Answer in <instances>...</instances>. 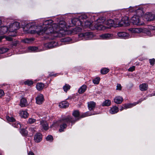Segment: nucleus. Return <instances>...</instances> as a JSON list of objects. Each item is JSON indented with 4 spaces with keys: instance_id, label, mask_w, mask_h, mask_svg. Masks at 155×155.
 Wrapping results in <instances>:
<instances>
[{
    "instance_id": "nucleus-1",
    "label": "nucleus",
    "mask_w": 155,
    "mask_h": 155,
    "mask_svg": "<svg viewBox=\"0 0 155 155\" xmlns=\"http://www.w3.org/2000/svg\"><path fill=\"white\" fill-rule=\"evenodd\" d=\"M63 23H59L58 25L55 24L54 25V27H57L56 30L54 31L53 28V26L51 27L50 25V27H48V26L45 27L44 29H40V30H35V33H37L39 35H44V34L50 35L53 36L54 38H51L54 39L55 37H61L65 35L67 32L65 31L63 29L65 28V23L64 22Z\"/></svg>"
},
{
    "instance_id": "nucleus-2",
    "label": "nucleus",
    "mask_w": 155,
    "mask_h": 155,
    "mask_svg": "<svg viewBox=\"0 0 155 155\" xmlns=\"http://www.w3.org/2000/svg\"><path fill=\"white\" fill-rule=\"evenodd\" d=\"M76 121V120L70 116H68L63 118L58 122L60 127V128L59 130V131L61 132L64 131L67 126L66 123L68 124L71 123L72 124H74Z\"/></svg>"
},
{
    "instance_id": "nucleus-3",
    "label": "nucleus",
    "mask_w": 155,
    "mask_h": 155,
    "mask_svg": "<svg viewBox=\"0 0 155 155\" xmlns=\"http://www.w3.org/2000/svg\"><path fill=\"white\" fill-rule=\"evenodd\" d=\"M130 22L133 25H143L144 23L141 21L140 17L137 15H134L130 20Z\"/></svg>"
},
{
    "instance_id": "nucleus-4",
    "label": "nucleus",
    "mask_w": 155,
    "mask_h": 155,
    "mask_svg": "<svg viewBox=\"0 0 155 155\" xmlns=\"http://www.w3.org/2000/svg\"><path fill=\"white\" fill-rule=\"evenodd\" d=\"M146 99V97L140 99L137 102L134 103L133 104H124L123 105V106L124 107L125 109L130 108L133 106H135L136 104H138L139 103L141 102L142 101L145 100Z\"/></svg>"
},
{
    "instance_id": "nucleus-5",
    "label": "nucleus",
    "mask_w": 155,
    "mask_h": 155,
    "mask_svg": "<svg viewBox=\"0 0 155 155\" xmlns=\"http://www.w3.org/2000/svg\"><path fill=\"white\" fill-rule=\"evenodd\" d=\"M36 103L38 104H41L44 101V99L43 95L39 94L36 98Z\"/></svg>"
},
{
    "instance_id": "nucleus-6",
    "label": "nucleus",
    "mask_w": 155,
    "mask_h": 155,
    "mask_svg": "<svg viewBox=\"0 0 155 155\" xmlns=\"http://www.w3.org/2000/svg\"><path fill=\"white\" fill-rule=\"evenodd\" d=\"M118 36L122 38L126 39L129 38L130 37L129 35L124 32H120L117 33Z\"/></svg>"
},
{
    "instance_id": "nucleus-7",
    "label": "nucleus",
    "mask_w": 155,
    "mask_h": 155,
    "mask_svg": "<svg viewBox=\"0 0 155 155\" xmlns=\"http://www.w3.org/2000/svg\"><path fill=\"white\" fill-rule=\"evenodd\" d=\"M57 43L54 41L45 43L44 44V46L46 49L52 48L56 46Z\"/></svg>"
},
{
    "instance_id": "nucleus-8",
    "label": "nucleus",
    "mask_w": 155,
    "mask_h": 155,
    "mask_svg": "<svg viewBox=\"0 0 155 155\" xmlns=\"http://www.w3.org/2000/svg\"><path fill=\"white\" fill-rule=\"evenodd\" d=\"M144 18L146 21H153L154 19V16L150 13L146 14L144 16Z\"/></svg>"
},
{
    "instance_id": "nucleus-9",
    "label": "nucleus",
    "mask_w": 155,
    "mask_h": 155,
    "mask_svg": "<svg viewBox=\"0 0 155 155\" xmlns=\"http://www.w3.org/2000/svg\"><path fill=\"white\" fill-rule=\"evenodd\" d=\"M95 114L94 113L93 114L91 113H90L88 112H87L84 113H82L81 114H80V117L78 118H74V119L76 120V121L79 120L80 119L82 118L85 117L91 116L93 115H95Z\"/></svg>"
},
{
    "instance_id": "nucleus-10",
    "label": "nucleus",
    "mask_w": 155,
    "mask_h": 155,
    "mask_svg": "<svg viewBox=\"0 0 155 155\" xmlns=\"http://www.w3.org/2000/svg\"><path fill=\"white\" fill-rule=\"evenodd\" d=\"M40 122L42 127L44 130H47L48 129V124L46 121L42 120L40 121Z\"/></svg>"
},
{
    "instance_id": "nucleus-11",
    "label": "nucleus",
    "mask_w": 155,
    "mask_h": 155,
    "mask_svg": "<svg viewBox=\"0 0 155 155\" xmlns=\"http://www.w3.org/2000/svg\"><path fill=\"white\" fill-rule=\"evenodd\" d=\"M80 35L81 36L84 37V38L86 39H88L92 38V34L91 32H87L81 34Z\"/></svg>"
},
{
    "instance_id": "nucleus-12",
    "label": "nucleus",
    "mask_w": 155,
    "mask_h": 155,
    "mask_svg": "<svg viewBox=\"0 0 155 155\" xmlns=\"http://www.w3.org/2000/svg\"><path fill=\"white\" fill-rule=\"evenodd\" d=\"M139 89L141 91H145L148 89V85L147 83H143L139 86Z\"/></svg>"
},
{
    "instance_id": "nucleus-13",
    "label": "nucleus",
    "mask_w": 155,
    "mask_h": 155,
    "mask_svg": "<svg viewBox=\"0 0 155 155\" xmlns=\"http://www.w3.org/2000/svg\"><path fill=\"white\" fill-rule=\"evenodd\" d=\"M87 104L88 109L90 111L94 110L96 105V103L93 101L88 102Z\"/></svg>"
},
{
    "instance_id": "nucleus-14",
    "label": "nucleus",
    "mask_w": 155,
    "mask_h": 155,
    "mask_svg": "<svg viewBox=\"0 0 155 155\" xmlns=\"http://www.w3.org/2000/svg\"><path fill=\"white\" fill-rule=\"evenodd\" d=\"M112 36V34L109 33H106L101 35L100 37L101 39H110L111 38Z\"/></svg>"
},
{
    "instance_id": "nucleus-15",
    "label": "nucleus",
    "mask_w": 155,
    "mask_h": 155,
    "mask_svg": "<svg viewBox=\"0 0 155 155\" xmlns=\"http://www.w3.org/2000/svg\"><path fill=\"white\" fill-rule=\"evenodd\" d=\"M12 27V30L14 31H16L20 27V23L18 22H14L10 25V28Z\"/></svg>"
},
{
    "instance_id": "nucleus-16",
    "label": "nucleus",
    "mask_w": 155,
    "mask_h": 155,
    "mask_svg": "<svg viewBox=\"0 0 155 155\" xmlns=\"http://www.w3.org/2000/svg\"><path fill=\"white\" fill-rule=\"evenodd\" d=\"M114 101L115 103L117 104H120L123 101V99L122 97L117 96L114 98Z\"/></svg>"
},
{
    "instance_id": "nucleus-17",
    "label": "nucleus",
    "mask_w": 155,
    "mask_h": 155,
    "mask_svg": "<svg viewBox=\"0 0 155 155\" xmlns=\"http://www.w3.org/2000/svg\"><path fill=\"white\" fill-rule=\"evenodd\" d=\"M34 140L37 143L39 142L42 140L41 135L40 133H38L35 135Z\"/></svg>"
},
{
    "instance_id": "nucleus-18",
    "label": "nucleus",
    "mask_w": 155,
    "mask_h": 155,
    "mask_svg": "<svg viewBox=\"0 0 155 155\" xmlns=\"http://www.w3.org/2000/svg\"><path fill=\"white\" fill-rule=\"evenodd\" d=\"M69 105V103L67 101H63L59 104V106L60 107L66 108L68 107Z\"/></svg>"
},
{
    "instance_id": "nucleus-19",
    "label": "nucleus",
    "mask_w": 155,
    "mask_h": 155,
    "mask_svg": "<svg viewBox=\"0 0 155 155\" xmlns=\"http://www.w3.org/2000/svg\"><path fill=\"white\" fill-rule=\"evenodd\" d=\"M27 102L26 99L24 98H21L20 100V105L22 107H24L27 106Z\"/></svg>"
},
{
    "instance_id": "nucleus-20",
    "label": "nucleus",
    "mask_w": 155,
    "mask_h": 155,
    "mask_svg": "<svg viewBox=\"0 0 155 155\" xmlns=\"http://www.w3.org/2000/svg\"><path fill=\"white\" fill-rule=\"evenodd\" d=\"M105 23L107 25L110 27L113 26L116 24V23H115V22L114 21V20L111 19H109L107 21H106L105 22ZM117 24V23H116V24Z\"/></svg>"
},
{
    "instance_id": "nucleus-21",
    "label": "nucleus",
    "mask_w": 155,
    "mask_h": 155,
    "mask_svg": "<svg viewBox=\"0 0 155 155\" xmlns=\"http://www.w3.org/2000/svg\"><path fill=\"white\" fill-rule=\"evenodd\" d=\"M118 111V107L116 106H114L110 108V112L111 114H114L117 113Z\"/></svg>"
},
{
    "instance_id": "nucleus-22",
    "label": "nucleus",
    "mask_w": 155,
    "mask_h": 155,
    "mask_svg": "<svg viewBox=\"0 0 155 155\" xmlns=\"http://www.w3.org/2000/svg\"><path fill=\"white\" fill-rule=\"evenodd\" d=\"M87 87L85 85H83L81 87L78 91V93L80 94H82L84 93L86 90Z\"/></svg>"
},
{
    "instance_id": "nucleus-23",
    "label": "nucleus",
    "mask_w": 155,
    "mask_h": 155,
    "mask_svg": "<svg viewBox=\"0 0 155 155\" xmlns=\"http://www.w3.org/2000/svg\"><path fill=\"white\" fill-rule=\"evenodd\" d=\"M20 114L21 117L24 118L27 117L28 115V113L26 111H21Z\"/></svg>"
},
{
    "instance_id": "nucleus-24",
    "label": "nucleus",
    "mask_w": 155,
    "mask_h": 155,
    "mask_svg": "<svg viewBox=\"0 0 155 155\" xmlns=\"http://www.w3.org/2000/svg\"><path fill=\"white\" fill-rule=\"evenodd\" d=\"M34 40L33 38H26L22 40V41L24 43L30 44Z\"/></svg>"
},
{
    "instance_id": "nucleus-25",
    "label": "nucleus",
    "mask_w": 155,
    "mask_h": 155,
    "mask_svg": "<svg viewBox=\"0 0 155 155\" xmlns=\"http://www.w3.org/2000/svg\"><path fill=\"white\" fill-rule=\"evenodd\" d=\"M44 87V85L41 83H37L36 86L37 89L38 91L42 89Z\"/></svg>"
},
{
    "instance_id": "nucleus-26",
    "label": "nucleus",
    "mask_w": 155,
    "mask_h": 155,
    "mask_svg": "<svg viewBox=\"0 0 155 155\" xmlns=\"http://www.w3.org/2000/svg\"><path fill=\"white\" fill-rule=\"evenodd\" d=\"M111 104V101L109 100H106L102 104L103 106H109Z\"/></svg>"
},
{
    "instance_id": "nucleus-27",
    "label": "nucleus",
    "mask_w": 155,
    "mask_h": 155,
    "mask_svg": "<svg viewBox=\"0 0 155 155\" xmlns=\"http://www.w3.org/2000/svg\"><path fill=\"white\" fill-rule=\"evenodd\" d=\"M63 88L64 91L65 92H67L68 90L70 89L71 88V86L68 84H65L63 87Z\"/></svg>"
},
{
    "instance_id": "nucleus-28",
    "label": "nucleus",
    "mask_w": 155,
    "mask_h": 155,
    "mask_svg": "<svg viewBox=\"0 0 155 155\" xmlns=\"http://www.w3.org/2000/svg\"><path fill=\"white\" fill-rule=\"evenodd\" d=\"M73 115L75 118H78L80 116L79 112L78 110H76L74 111L72 113Z\"/></svg>"
},
{
    "instance_id": "nucleus-29",
    "label": "nucleus",
    "mask_w": 155,
    "mask_h": 155,
    "mask_svg": "<svg viewBox=\"0 0 155 155\" xmlns=\"http://www.w3.org/2000/svg\"><path fill=\"white\" fill-rule=\"evenodd\" d=\"M109 71V69L107 68H104L101 70V73L102 74H107Z\"/></svg>"
},
{
    "instance_id": "nucleus-30",
    "label": "nucleus",
    "mask_w": 155,
    "mask_h": 155,
    "mask_svg": "<svg viewBox=\"0 0 155 155\" xmlns=\"http://www.w3.org/2000/svg\"><path fill=\"white\" fill-rule=\"evenodd\" d=\"M8 50L7 48H2L0 49V54H3L7 52Z\"/></svg>"
},
{
    "instance_id": "nucleus-31",
    "label": "nucleus",
    "mask_w": 155,
    "mask_h": 155,
    "mask_svg": "<svg viewBox=\"0 0 155 155\" xmlns=\"http://www.w3.org/2000/svg\"><path fill=\"white\" fill-rule=\"evenodd\" d=\"M20 133L24 136H26L28 134V131L25 129H22L20 131Z\"/></svg>"
},
{
    "instance_id": "nucleus-32",
    "label": "nucleus",
    "mask_w": 155,
    "mask_h": 155,
    "mask_svg": "<svg viewBox=\"0 0 155 155\" xmlns=\"http://www.w3.org/2000/svg\"><path fill=\"white\" fill-rule=\"evenodd\" d=\"M102 25L101 23H97L94 25L95 28L97 29H101Z\"/></svg>"
},
{
    "instance_id": "nucleus-33",
    "label": "nucleus",
    "mask_w": 155,
    "mask_h": 155,
    "mask_svg": "<svg viewBox=\"0 0 155 155\" xmlns=\"http://www.w3.org/2000/svg\"><path fill=\"white\" fill-rule=\"evenodd\" d=\"M123 20L125 21H124V24H126V25H129V21L128 17H126L122 19Z\"/></svg>"
},
{
    "instance_id": "nucleus-34",
    "label": "nucleus",
    "mask_w": 155,
    "mask_h": 155,
    "mask_svg": "<svg viewBox=\"0 0 155 155\" xmlns=\"http://www.w3.org/2000/svg\"><path fill=\"white\" fill-rule=\"evenodd\" d=\"M7 120L9 122H14L15 121V119L13 117H10L8 116H7Z\"/></svg>"
},
{
    "instance_id": "nucleus-35",
    "label": "nucleus",
    "mask_w": 155,
    "mask_h": 155,
    "mask_svg": "<svg viewBox=\"0 0 155 155\" xmlns=\"http://www.w3.org/2000/svg\"><path fill=\"white\" fill-rule=\"evenodd\" d=\"M100 81V78L98 77L95 78L93 81V83L95 84H98Z\"/></svg>"
},
{
    "instance_id": "nucleus-36",
    "label": "nucleus",
    "mask_w": 155,
    "mask_h": 155,
    "mask_svg": "<svg viewBox=\"0 0 155 155\" xmlns=\"http://www.w3.org/2000/svg\"><path fill=\"white\" fill-rule=\"evenodd\" d=\"M24 83L25 84H27L28 86H30L33 84V82L32 81L27 80L25 81Z\"/></svg>"
},
{
    "instance_id": "nucleus-37",
    "label": "nucleus",
    "mask_w": 155,
    "mask_h": 155,
    "mask_svg": "<svg viewBox=\"0 0 155 155\" xmlns=\"http://www.w3.org/2000/svg\"><path fill=\"white\" fill-rule=\"evenodd\" d=\"M46 139L47 140L51 142L53 140V138L51 135H49L47 137Z\"/></svg>"
},
{
    "instance_id": "nucleus-38",
    "label": "nucleus",
    "mask_w": 155,
    "mask_h": 155,
    "mask_svg": "<svg viewBox=\"0 0 155 155\" xmlns=\"http://www.w3.org/2000/svg\"><path fill=\"white\" fill-rule=\"evenodd\" d=\"M52 22V21L51 20H48L45 21L44 22V24L45 25H50Z\"/></svg>"
},
{
    "instance_id": "nucleus-39",
    "label": "nucleus",
    "mask_w": 155,
    "mask_h": 155,
    "mask_svg": "<svg viewBox=\"0 0 155 155\" xmlns=\"http://www.w3.org/2000/svg\"><path fill=\"white\" fill-rule=\"evenodd\" d=\"M149 61L150 65L153 66L154 65L155 63V59L154 58L150 59Z\"/></svg>"
},
{
    "instance_id": "nucleus-40",
    "label": "nucleus",
    "mask_w": 155,
    "mask_h": 155,
    "mask_svg": "<svg viewBox=\"0 0 155 155\" xmlns=\"http://www.w3.org/2000/svg\"><path fill=\"white\" fill-rule=\"evenodd\" d=\"M71 40V39L69 38H66L63 39L61 40L62 42H67L70 41Z\"/></svg>"
},
{
    "instance_id": "nucleus-41",
    "label": "nucleus",
    "mask_w": 155,
    "mask_h": 155,
    "mask_svg": "<svg viewBox=\"0 0 155 155\" xmlns=\"http://www.w3.org/2000/svg\"><path fill=\"white\" fill-rule=\"evenodd\" d=\"M29 49L32 51H35L37 50L38 48L36 47H29Z\"/></svg>"
},
{
    "instance_id": "nucleus-42",
    "label": "nucleus",
    "mask_w": 155,
    "mask_h": 155,
    "mask_svg": "<svg viewBox=\"0 0 155 155\" xmlns=\"http://www.w3.org/2000/svg\"><path fill=\"white\" fill-rule=\"evenodd\" d=\"M35 121V120L33 118H29L28 120V123L30 124L33 123Z\"/></svg>"
},
{
    "instance_id": "nucleus-43",
    "label": "nucleus",
    "mask_w": 155,
    "mask_h": 155,
    "mask_svg": "<svg viewBox=\"0 0 155 155\" xmlns=\"http://www.w3.org/2000/svg\"><path fill=\"white\" fill-rule=\"evenodd\" d=\"M122 89V87L120 84H117V86L116 90H118L120 91Z\"/></svg>"
},
{
    "instance_id": "nucleus-44",
    "label": "nucleus",
    "mask_w": 155,
    "mask_h": 155,
    "mask_svg": "<svg viewBox=\"0 0 155 155\" xmlns=\"http://www.w3.org/2000/svg\"><path fill=\"white\" fill-rule=\"evenodd\" d=\"M18 44V41H15L12 42V44H11V45L12 47L16 46Z\"/></svg>"
},
{
    "instance_id": "nucleus-45",
    "label": "nucleus",
    "mask_w": 155,
    "mask_h": 155,
    "mask_svg": "<svg viewBox=\"0 0 155 155\" xmlns=\"http://www.w3.org/2000/svg\"><path fill=\"white\" fill-rule=\"evenodd\" d=\"M135 67L133 66L132 67H130L128 69V71H129L132 72L135 70Z\"/></svg>"
},
{
    "instance_id": "nucleus-46",
    "label": "nucleus",
    "mask_w": 155,
    "mask_h": 155,
    "mask_svg": "<svg viewBox=\"0 0 155 155\" xmlns=\"http://www.w3.org/2000/svg\"><path fill=\"white\" fill-rule=\"evenodd\" d=\"M1 30H5V31H2V33H5L8 30V28L7 27L4 26L1 28Z\"/></svg>"
},
{
    "instance_id": "nucleus-47",
    "label": "nucleus",
    "mask_w": 155,
    "mask_h": 155,
    "mask_svg": "<svg viewBox=\"0 0 155 155\" xmlns=\"http://www.w3.org/2000/svg\"><path fill=\"white\" fill-rule=\"evenodd\" d=\"M133 31L136 33H138L140 32L139 29L138 28H135L133 29Z\"/></svg>"
},
{
    "instance_id": "nucleus-48",
    "label": "nucleus",
    "mask_w": 155,
    "mask_h": 155,
    "mask_svg": "<svg viewBox=\"0 0 155 155\" xmlns=\"http://www.w3.org/2000/svg\"><path fill=\"white\" fill-rule=\"evenodd\" d=\"M4 91L2 89H0V97H2L4 95Z\"/></svg>"
},
{
    "instance_id": "nucleus-49",
    "label": "nucleus",
    "mask_w": 155,
    "mask_h": 155,
    "mask_svg": "<svg viewBox=\"0 0 155 155\" xmlns=\"http://www.w3.org/2000/svg\"><path fill=\"white\" fill-rule=\"evenodd\" d=\"M13 126L15 127L18 128L19 127H20V124L19 123H17L16 124V123L14 124L13 125Z\"/></svg>"
},
{
    "instance_id": "nucleus-50",
    "label": "nucleus",
    "mask_w": 155,
    "mask_h": 155,
    "mask_svg": "<svg viewBox=\"0 0 155 155\" xmlns=\"http://www.w3.org/2000/svg\"><path fill=\"white\" fill-rule=\"evenodd\" d=\"M29 130L32 132V133L34 134L35 132L34 128L33 127H30L29 129Z\"/></svg>"
},
{
    "instance_id": "nucleus-51",
    "label": "nucleus",
    "mask_w": 155,
    "mask_h": 155,
    "mask_svg": "<svg viewBox=\"0 0 155 155\" xmlns=\"http://www.w3.org/2000/svg\"><path fill=\"white\" fill-rule=\"evenodd\" d=\"M6 38L7 40L9 41H11L12 40V38L9 37H7Z\"/></svg>"
},
{
    "instance_id": "nucleus-52",
    "label": "nucleus",
    "mask_w": 155,
    "mask_h": 155,
    "mask_svg": "<svg viewBox=\"0 0 155 155\" xmlns=\"http://www.w3.org/2000/svg\"><path fill=\"white\" fill-rule=\"evenodd\" d=\"M138 12H142V10L141 9L138 8L137 10V11H136V12L138 14V15H139V14L138 13Z\"/></svg>"
},
{
    "instance_id": "nucleus-53",
    "label": "nucleus",
    "mask_w": 155,
    "mask_h": 155,
    "mask_svg": "<svg viewBox=\"0 0 155 155\" xmlns=\"http://www.w3.org/2000/svg\"><path fill=\"white\" fill-rule=\"evenodd\" d=\"M28 155H35L34 153L31 151H30L28 153Z\"/></svg>"
},
{
    "instance_id": "nucleus-54",
    "label": "nucleus",
    "mask_w": 155,
    "mask_h": 155,
    "mask_svg": "<svg viewBox=\"0 0 155 155\" xmlns=\"http://www.w3.org/2000/svg\"><path fill=\"white\" fill-rule=\"evenodd\" d=\"M124 109H125V108H124V107L123 106H122L121 107L120 109V110L121 111H122V110H123Z\"/></svg>"
},
{
    "instance_id": "nucleus-55",
    "label": "nucleus",
    "mask_w": 155,
    "mask_h": 155,
    "mask_svg": "<svg viewBox=\"0 0 155 155\" xmlns=\"http://www.w3.org/2000/svg\"><path fill=\"white\" fill-rule=\"evenodd\" d=\"M149 95L150 96V97H151L153 96H155V92L154 93H152V94H151L150 95Z\"/></svg>"
},
{
    "instance_id": "nucleus-56",
    "label": "nucleus",
    "mask_w": 155,
    "mask_h": 155,
    "mask_svg": "<svg viewBox=\"0 0 155 155\" xmlns=\"http://www.w3.org/2000/svg\"><path fill=\"white\" fill-rule=\"evenodd\" d=\"M81 30V28H75V30H78V31H79L80 30Z\"/></svg>"
},
{
    "instance_id": "nucleus-57",
    "label": "nucleus",
    "mask_w": 155,
    "mask_h": 155,
    "mask_svg": "<svg viewBox=\"0 0 155 155\" xmlns=\"http://www.w3.org/2000/svg\"><path fill=\"white\" fill-rule=\"evenodd\" d=\"M82 18H87V16L85 15H83L82 16Z\"/></svg>"
},
{
    "instance_id": "nucleus-58",
    "label": "nucleus",
    "mask_w": 155,
    "mask_h": 155,
    "mask_svg": "<svg viewBox=\"0 0 155 155\" xmlns=\"http://www.w3.org/2000/svg\"><path fill=\"white\" fill-rule=\"evenodd\" d=\"M50 75L51 76H53V75Z\"/></svg>"
},
{
    "instance_id": "nucleus-59",
    "label": "nucleus",
    "mask_w": 155,
    "mask_h": 155,
    "mask_svg": "<svg viewBox=\"0 0 155 155\" xmlns=\"http://www.w3.org/2000/svg\"><path fill=\"white\" fill-rule=\"evenodd\" d=\"M56 125V124H54V125Z\"/></svg>"
},
{
    "instance_id": "nucleus-60",
    "label": "nucleus",
    "mask_w": 155,
    "mask_h": 155,
    "mask_svg": "<svg viewBox=\"0 0 155 155\" xmlns=\"http://www.w3.org/2000/svg\"><path fill=\"white\" fill-rule=\"evenodd\" d=\"M1 38H0V41H1Z\"/></svg>"
},
{
    "instance_id": "nucleus-61",
    "label": "nucleus",
    "mask_w": 155,
    "mask_h": 155,
    "mask_svg": "<svg viewBox=\"0 0 155 155\" xmlns=\"http://www.w3.org/2000/svg\"><path fill=\"white\" fill-rule=\"evenodd\" d=\"M48 38H51L50 37H48Z\"/></svg>"
}]
</instances>
